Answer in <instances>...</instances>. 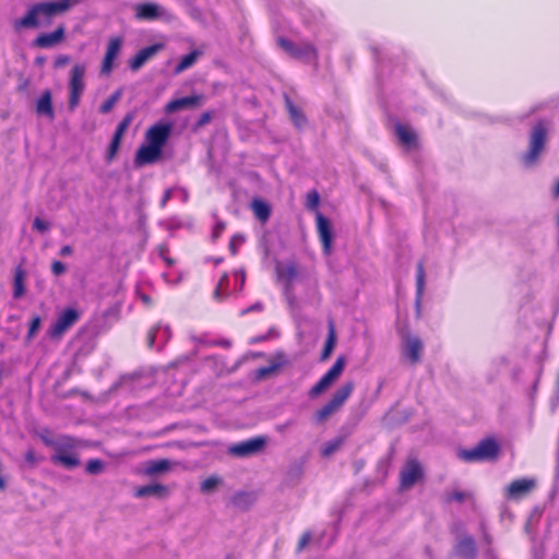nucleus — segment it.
<instances>
[{
    "label": "nucleus",
    "mask_w": 559,
    "mask_h": 559,
    "mask_svg": "<svg viewBox=\"0 0 559 559\" xmlns=\"http://www.w3.org/2000/svg\"><path fill=\"white\" fill-rule=\"evenodd\" d=\"M81 1L52 0L35 3L26 11L24 16L14 21V29L48 27L56 16L67 13Z\"/></svg>",
    "instance_id": "nucleus-1"
},
{
    "label": "nucleus",
    "mask_w": 559,
    "mask_h": 559,
    "mask_svg": "<svg viewBox=\"0 0 559 559\" xmlns=\"http://www.w3.org/2000/svg\"><path fill=\"white\" fill-rule=\"evenodd\" d=\"M171 134L169 122H158L151 126L144 134V143L135 152L133 164L143 167L157 163L163 156V148Z\"/></svg>",
    "instance_id": "nucleus-2"
},
{
    "label": "nucleus",
    "mask_w": 559,
    "mask_h": 559,
    "mask_svg": "<svg viewBox=\"0 0 559 559\" xmlns=\"http://www.w3.org/2000/svg\"><path fill=\"white\" fill-rule=\"evenodd\" d=\"M500 445L492 437L480 440L473 449H462L457 455L464 462L495 461L499 456Z\"/></svg>",
    "instance_id": "nucleus-3"
},
{
    "label": "nucleus",
    "mask_w": 559,
    "mask_h": 559,
    "mask_svg": "<svg viewBox=\"0 0 559 559\" xmlns=\"http://www.w3.org/2000/svg\"><path fill=\"white\" fill-rule=\"evenodd\" d=\"M354 388L355 384L353 381H348L338 388L333 393L332 397L314 413L316 423L323 424L333 414L338 412L352 395Z\"/></svg>",
    "instance_id": "nucleus-4"
},
{
    "label": "nucleus",
    "mask_w": 559,
    "mask_h": 559,
    "mask_svg": "<svg viewBox=\"0 0 559 559\" xmlns=\"http://www.w3.org/2000/svg\"><path fill=\"white\" fill-rule=\"evenodd\" d=\"M81 316V311L76 308L66 307L58 312L55 322L49 325L47 330L48 337L52 341H60L80 321Z\"/></svg>",
    "instance_id": "nucleus-5"
},
{
    "label": "nucleus",
    "mask_w": 559,
    "mask_h": 559,
    "mask_svg": "<svg viewBox=\"0 0 559 559\" xmlns=\"http://www.w3.org/2000/svg\"><path fill=\"white\" fill-rule=\"evenodd\" d=\"M547 141V126L544 121H538L534 124L531 136L530 145L523 159L525 164L533 165L544 151Z\"/></svg>",
    "instance_id": "nucleus-6"
},
{
    "label": "nucleus",
    "mask_w": 559,
    "mask_h": 559,
    "mask_svg": "<svg viewBox=\"0 0 559 559\" xmlns=\"http://www.w3.org/2000/svg\"><path fill=\"white\" fill-rule=\"evenodd\" d=\"M345 357L340 356L333 366L319 379V381L309 390L311 399L318 397L326 389H329L342 374L345 368Z\"/></svg>",
    "instance_id": "nucleus-7"
},
{
    "label": "nucleus",
    "mask_w": 559,
    "mask_h": 559,
    "mask_svg": "<svg viewBox=\"0 0 559 559\" xmlns=\"http://www.w3.org/2000/svg\"><path fill=\"white\" fill-rule=\"evenodd\" d=\"M277 45L295 59L317 60L318 58L316 47L308 41L295 44L285 37H280L277 39Z\"/></svg>",
    "instance_id": "nucleus-8"
},
{
    "label": "nucleus",
    "mask_w": 559,
    "mask_h": 559,
    "mask_svg": "<svg viewBox=\"0 0 559 559\" xmlns=\"http://www.w3.org/2000/svg\"><path fill=\"white\" fill-rule=\"evenodd\" d=\"M85 66L76 63L73 66L71 70V76H70V94H69V102L68 106L70 110H74L79 104L81 95L83 94V91L85 88L84 83V75H85Z\"/></svg>",
    "instance_id": "nucleus-9"
},
{
    "label": "nucleus",
    "mask_w": 559,
    "mask_h": 559,
    "mask_svg": "<svg viewBox=\"0 0 559 559\" xmlns=\"http://www.w3.org/2000/svg\"><path fill=\"white\" fill-rule=\"evenodd\" d=\"M423 478L424 468L419 461L415 457L407 459L406 463L400 471V489H409Z\"/></svg>",
    "instance_id": "nucleus-10"
},
{
    "label": "nucleus",
    "mask_w": 559,
    "mask_h": 559,
    "mask_svg": "<svg viewBox=\"0 0 559 559\" xmlns=\"http://www.w3.org/2000/svg\"><path fill=\"white\" fill-rule=\"evenodd\" d=\"M537 486L535 478H518L506 488L504 496L509 500H521L528 496Z\"/></svg>",
    "instance_id": "nucleus-11"
},
{
    "label": "nucleus",
    "mask_w": 559,
    "mask_h": 559,
    "mask_svg": "<svg viewBox=\"0 0 559 559\" xmlns=\"http://www.w3.org/2000/svg\"><path fill=\"white\" fill-rule=\"evenodd\" d=\"M266 440L264 437H254L251 439L243 440L238 443H234L229 447L228 453L238 456V457H245L252 454H255L263 450L265 447Z\"/></svg>",
    "instance_id": "nucleus-12"
},
{
    "label": "nucleus",
    "mask_w": 559,
    "mask_h": 559,
    "mask_svg": "<svg viewBox=\"0 0 559 559\" xmlns=\"http://www.w3.org/2000/svg\"><path fill=\"white\" fill-rule=\"evenodd\" d=\"M316 226L323 252L330 254L333 241V230L331 222L321 212L316 213Z\"/></svg>",
    "instance_id": "nucleus-13"
},
{
    "label": "nucleus",
    "mask_w": 559,
    "mask_h": 559,
    "mask_svg": "<svg viewBox=\"0 0 559 559\" xmlns=\"http://www.w3.org/2000/svg\"><path fill=\"white\" fill-rule=\"evenodd\" d=\"M66 38V25L59 24L51 33H40L34 40L33 46L41 49L52 48L61 44Z\"/></svg>",
    "instance_id": "nucleus-14"
},
{
    "label": "nucleus",
    "mask_w": 559,
    "mask_h": 559,
    "mask_svg": "<svg viewBox=\"0 0 559 559\" xmlns=\"http://www.w3.org/2000/svg\"><path fill=\"white\" fill-rule=\"evenodd\" d=\"M122 47V39L120 37H111L108 40L105 56L102 61L100 73L109 75L112 72L115 60L119 56Z\"/></svg>",
    "instance_id": "nucleus-15"
},
{
    "label": "nucleus",
    "mask_w": 559,
    "mask_h": 559,
    "mask_svg": "<svg viewBox=\"0 0 559 559\" xmlns=\"http://www.w3.org/2000/svg\"><path fill=\"white\" fill-rule=\"evenodd\" d=\"M203 94H192L190 96L175 98L166 104L165 111L167 114H173L187 108H198L203 104Z\"/></svg>",
    "instance_id": "nucleus-16"
},
{
    "label": "nucleus",
    "mask_w": 559,
    "mask_h": 559,
    "mask_svg": "<svg viewBox=\"0 0 559 559\" xmlns=\"http://www.w3.org/2000/svg\"><path fill=\"white\" fill-rule=\"evenodd\" d=\"M275 274L277 281L284 283L287 289H290L294 281L298 276V264L295 261L288 263L276 262Z\"/></svg>",
    "instance_id": "nucleus-17"
},
{
    "label": "nucleus",
    "mask_w": 559,
    "mask_h": 559,
    "mask_svg": "<svg viewBox=\"0 0 559 559\" xmlns=\"http://www.w3.org/2000/svg\"><path fill=\"white\" fill-rule=\"evenodd\" d=\"M163 14L164 10L154 2H141L134 5V16L139 21H155Z\"/></svg>",
    "instance_id": "nucleus-18"
},
{
    "label": "nucleus",
    "mask_w": 559,
    "mask_h": 559,
    "mask_svg": "<svg viewBox=\"0 0 559 559\" xmlns=\"http://www.w3.org/2000/svg\"><path fill=\"white\" fill-rule=\"evenodd\" d=\"M164 48L163 44H154L139 50L131 59H129V68L131 71H138L143 64L153 58Z\"/></svg>",
    "instance_id": "nucleus-19"
},
{
    "label": "nucleus",
    "mask_w": 559,
    "mask_h": 559,
    "mask_svg": "<svg viewBox=\"0 0 559 559\" xmlns=\"http://www.w3.org/2000/svg\"><path fill=\"white\" fill-rule=\"evenodd\" d=\"M404 355L411 360L412 364H417L420 360L423 350V342L417 336L407 335L404 340Z\"/></svg>",
    "instance_id": "nucleus-20"
},
{
    "label": "nucleus",
    "mask_w": 559,
    "mask_h": 559,
    "mask_svg": "<svg viewBox=\"0 0 559 559\" xmlns=\"http://www.w3.org/2000/svg\"><path fill=\"white\" fill-rule=\"evenodd\" d=\"M36 112L39 116H46L49 120L55 119L52 106V94L50 90H45L36 102Z\"/></svg>",
    "instance_id": "nucleus-21"
},
{
    "label": "nucleus",
    "mask_w": 559,
    "mask_h": 559,
    "mask_svg": "<svg viewBox=\"0 0 559 559\" xmlns=\"http://www.w3.org/2000/svg\"><path fill=\"white\" fill-rule=\"evenodd\" d=\"M284 103L285 108L294 126L298 129L304 128L307 123V118L302 110L294 104V102L287 94L284 95Z\"/></svg>",
    "instance_id": "nucleus-22"
},
{
    "label": "nucleus",
    "mask_w": 559,
    "mask_h": 559,
    "mask_svg": "<svg viewBox=\"0 0 559 559\" xmlns=\"http://www.w3.org/2000/svg\"><path fill=\"white\" fill-rule=\"evenodd\" d=\"M254 217L261 223L265 224L271 216V206L267 202L261 199H254L250 205Z\"/></svg>",
    "instance_id": "nucleus-23"
},
{
    "label": "nucleus",
    "mask_w": 559,
    "mask_h": 559,
    "mask_svg": "<svg viewBox=\"0 0 559 559\" xmlns=\"http://www.w3.org/2000/svg\"><path fill=\"white\" fill-rule=\"evenodd\" d=\"M395 133L402 145L411 147L416 144L417 135L409 127L397 123L395 126Z\"/></svg>",
    "instance_id": "nucleus-24"
},
{
    "label": "nucleus",
    "mask_w": 559,
    "mask_h": 559,
    "mask_svg": "<svg viewBox=\"0 0 559 559\" xmlns=\"http://www.w3.org/2000/svg\"><path fill=\"white\" fill-rule=\"evenodd\" d=\"M134 495L138 498L148 496L166 497L168 495V489L162 484H152L136 488Z\"/></svg>",
    "instance_id": "nucleus-25"
},
{
    "label": "nucleus",
    "mask_w": 559,
    "mask_h": 559,
    "mask_svg": "<svg viewBox=\"0 0 559 559\" xmlns=\"http://www.w3.org/2000/svg\"><path fill=\"white\" fill-rule=\"evenodd\" d=\"M79 444V441L70 436H62L57 440V443L55 444V454H69V453H75L74 450L76 449Z\"/></svg>",
    "instance_id": "nucleus-26"
},
{
    "label": "nucleus",
    "mask_w": 559,
    "mask_h": 559,
    "mask_svg": "<svg viewBox=\"0 0 559 559\" xmlns=\"http://www.w3.org/2000/svg\"><path fill=\"white\" fill-rule=\"evenodd\" d=\"M456 549L461 556L468 559H474L476 557V544L472 536H464L461 538L457 543Z\"/></svg>",
    "instance_id": "nucleus-27"
},
{
    "label": "nucleus",
    "mask_w": 559,
    "mask_h": 559,
    "mask_svg": "<svg viewBox=\"0 0 559 559\" xmlns=\"http://www.w3.org/2000/svg\"><path fill=\"white\" fill-rule=\"evenodd\" d=\"M51 462L55 464H60L68 469H73L80 465V459L76 453L69 454H53L51 456Z\"/></svg>",
    "instance_id": "nucleus-28"
},
{
    "label": "nucleus",
    "mask_w": 559,
    "mask_h": 559,
    "mask_svg": "<svg viewBox=\"0 0 559 559\" xmlns=\"http://www.w3.org/2000/svg\"><path fill=\"white\" fill-rule=\"evenodd\" d=\"M228 285H229V276L226 272H224L213 292V297L217 301H223L228 297Z\"/></svg>",
    "instance_id": "nucleus-29"
},
{
    "label": "nucleus",
    "mask_w": 559,
    "mask_h": 559,
    "mask_svg": "<svg viewBox=\"0 0 559 559\" xmlns=\"http://www.w3.org/2000/svg\"><path fill=\"white\" fill-rule=\"evenodd\" d=\"M25 272L21 266H17L14 272V281H13V296L14 298H21L25 294Z\"/></svg>",
    "instance_id": "nucleus-30"
},
{
    "label": "nucleus",
    "mask_w": 559,
    "mask_h": 559,
    "mask_svg": "<svg viewBox=\"0 0 559 559\" xmlns=\"http://www.w3.org/2000/svg\"><path fill=\"white\" fill-rule=\"evenodd\" d=\"M230 502L238 509L247 510L253 503V498L248 492L239 491L231 497Z\"/></svg>",
    "instance_id": "nucleus-31"
},
{
    "label": "nucleus",
    "mask_w": 559,
    "mask_h": 559,
    "mask_svg": "<svg viewBox=\"0 0 559 559\" xmlns=\"http://www.w3.org/2000/svg\"><path fill=\"white\" fill-rule=\"evenodd\" d=\"M199 56H200V52L198 50H193V51L185 55L180 59L178 64L176 66L175 73L179 74V73L183 72L185 70L189 69L190 67H192L195 63Z\"/></svg>",
    "instance_id": "nucleus-32"
},
{
    "label": "nucleus",
    "mask_w": 559,
    "mask_h": 559,
    "mask_svg": "<svg viewBox=\"0 0 559 559\" xmlns=\"http://www.w3.org/2000/svg\"><path fill=\"white\" fill-rule=\"evenodd\" d=\"M169 467H170L169 461L166 459H162V460L148 462L145 472L147 475H155V474L168 471Z\"/></svg>",
    "instance_id": "nucleus-33"
},
{
    "label": "nucleus",
    "mask_w": 559,
    "mask_h": 559,
    "mask_svg": "<svg viewBox=\"0 0 559 559\" xmlns=\"http://www.w3.org/2000/svg\"><path fill=\"white\" fill-rule=\"evenodd\" d=\"M135 115L133 111H129L124 115L122 120L118 123L114 135L123 138L124 133L127 132L128 128L130 127L131 122L133 121Z\"/></svg>",
    "instance_id": "nucleus-34"
},
{
    "label": "nucleus",
    "mask_w": 559,
    "mask_h": 559,
    "mask_svg": "<svg viewBox=\"0 0 559 559\" xmlns=\"http://www.w3.org/2000/svg\"><path fill=\"white\" fill-rule=\"evenodd\" d=\"M343 443H344V438H342V437L335 438V439L326 442L321 450L322 456L329 457L334 452H336L343 445Z\"/></svg>",
    "instance_id": "nucleus-35"
},
{
    "label": "nucleus",
    "mask_w": 559,
    "mask_h": 559,
    "mask_svg": "<svg viewBox=\"0 0 559 559\" xmlns=\"http://www.w3.org/2000/svg\"><path fill=\"white\" fill-rule=\"evenodd\" d=\"M335 343H336L335 333H334L333 328H331L328 338L325 341L324 347L321 353V360H326L331 356V354L335 347Z\"/></svg>",
    "instance_id": "nucleus-36"
},
{
    "label": "nucleus",
    "mask_w": 559,
    "mask_h": 559,
    "mask_svg": "<svg viewBox=\"0 0 559 559\" xmlns=\"http://www.w3.org/2000/svg\"><path fill=\"white\" fill-rule=\"evenodd\" d=\"M121 97V90L114 92L99 107L102 114H108L112 110L117 102Z\"/></svg>",
    "instance_id": "nucleus-37"
},
{
    "label": "nucleus",
    "mask_w": 559,
    "mask_h": 559,
    "mask_svg": "<svg viewBox=\"0 0 559 559\" xmlns=\"http://www.w3.org/2000/svg\"><path fill=\"white\" fill-rule=\"evenodd\" d=\"M121 141V138L112 135V139L106 153V160L108 163H111L116 158L118 151L120 148Z\"/></svg>",
    "instance_id": "nucleus-38"
},
{
    "label": "nucleus",
    "mask_w": 559,
    "mask_h": 559,
    "mask_svg": "<svg viewBox=\"0 0 559 559\" xmlns=\"http://www.w3.org/2000/svg\"><path fill=\"white\" fill-rule=\"evenodd\" d=\"M284 364V361H272L269 366L261 367L257 370V377L263 379L270 374L275 373Z\"/></svg>",
    "instance_id": "nucleus-39"
},
{
    "label": "nucleus",
    "mask_w": 559,
    "mask_h": 559,
    "mask_svg": "<svg viewBox=\"0 0 559 559\" xmlns=\"http://www.w3.org/2000/svg\"><path fill=\"white\" fill-rule=\"evenodd\" d=\"M425 286V270L423 262L417 264V274H416V290L418 298L421 296Z\"/></svg>",
    "instance_id": "nucleus-40"
},
{
    "label": "nucleus",
    "mask_w": 559,
    "mask_h": 559,
    "mask_svg": "<svg viewBox=\"0 0 559 559\" xmlns=\"http://www.w3.org/2000/svg\"><path fill=\"white\" fill-rule=\"evenodd\" d=\"M24 461L27 467L33 468L43 461V457L37 455L34 449L29 448L24 454Z\"/></svg>",
    "instance_id": "nucleus-41"
},
{
    "label": "nucleus",
    "mask_w": 559,
    "mask_h": 559,
    "mask_svg": "<svg viewBox=\"0 0 559 559\" xmlns=\"http://www.w3.org/2000/svg\"><path fill=\"white\" fill-rule=\"evenodd\" d=\"M214 117L213 110L204 111L193 124V130L198 131L204 126L209 124Z\"/></svg>",
    "instance_id": "nucleus-42"
},
{
    "label": "nucleus",
    "mask_w": 559,
    "mask_h": 559,
    "mask_svg": "<svg viewBox=\"0 0 559 559\" xmlns=\"http://www.w3.org/2000/svg\"><path fill=\"white\" fill-rule=\"evenodd\" d=\"M85 469L92 475L99 474L104 469V462L99 459H92L86 463Z\"/></svg>",
    "instance_id": "nucleus-43"
},
{
    "label": "nucleus",
    "mask_w": 559,
    "mask_h": 559,
    "mask_svg": "<svg viewBox=\"0 0 559 559\" xmlns=\"http://www.w3.org/2000/svg\"><path fill=\"white\" fill-rule=\"evenodd\" d=\"M226 229V223L219 218H217L215 225L213 226L211 233V239L213 242H216L223 235Z\"/></svg>",
    "instance_id": "nucleus-44"
},
{
    "label": "nucleus",
    "mask_w": 559,
    "mask_h": 559,
    "mask_svg": "<svg viewBox=\"0 0 559 559\" xmlns=\"http://www.w3.org/2000/svg\"><path fill=\"white\" fill-rule=\"evenodd\" d=\"M320 204V195L317 190H312L307 194L306 206L313 211L317 210Z\"/></svg>",
    "instance_id": "nucleus-45"
},
{
    "label": "nucleus",
    "mask_w": 559,
    "mask_h": 559,
    "mask_svg": "<svg viewBox=\"0 0 559 559\" xmlns=\"http://www.w3.org/2000/svg\"><path fill=\"white\" fill-rule=\"evenodd\" d=\"M169 247L165 243H162L158 246V254L159 257L163 259V261L167 264V266H173L175 264V259H173L170 255H169Z\"/></svg>",
    "instance_id": "nucleus-46"
},
{
    "label": "nucleus",
    "mask_w": 559,
    "mask_h": 559,
    "mask_svg": "<svg viewBox=\"0 0 559 559\" xmlns=\"http://www.w3.org/2000/svg\"><path fill=\"white\" fill-rule=\"evenodd\" d=\"M40 325H41V318L38 314L33 316V318L29 322L28 332H27L28 340H31L35 336V334L40 329Z\"/></svg>",
    "instance_id": "nucleus-47"
},
{
    "label": "nucleus",
    "mask_w": 559,
    "mask_h": 559,
    "mask_svg": "<svg viewBox=\"0 0 559 559\" xmlns=\"http://www.w3.org/2000/svg\"><path fill=\"white\" fill-rule=\"evenodd\" d=\"M467 498V493L465 491H462V490H453L451 492H448L447 496H445V501L447 502H463L465 501Z\"/></svg>",
    "instance_id": "nucleus-48"
},
{
    "label": "nucleus",
    "mask_w": 559,
    "mask_h": 559,
    "mask_svg": "<svg viewBox=\"0 0 559 559\" xmlns=\"http://www.w3.org/2000/svg\"><path fill=\"white\" fill-rule=\"evenodd\" d=\"M221 479L216 476H211V477H207L206 479H204L201 484V490L203 492H209L211 490H213L218 484H219Z\"/></svg>",
    "instance_id": "nucleus-49"
},
{
    "label": "nucleus",
    "mask_w": 559,
    "mask_h": 559,
    "mask_svg": "<svg viewBox=\"0 0 559 559\" xmlns=\"http://www.w3.org/2000/svg\"><path fill=\"white\" fill-rule=\"evenodd\" d=\"M67 267L63 262L61 261H53L51 263V272L53 275L59 276L66 273Z\"/></svg>",
    "instance_id": "nucleus-50"
},
{
    "label": "nucleus",
    "mask_w": 559,
    "mask_h": 559,
    "mask_svg": "<svg viewBox=\"0 0 559 559\" xmlns=\"http://www.w3.org/2000/svg\"><path fill=\"white\" fill-rule=\"evenodd\" d=\"M243 240H245L243 237L238 236V235H234L230 238L228 248H229V251H230L231 255H236L237 254V241L239 243H241V242H243Z\"/></svg>",
    "instance_id": "nucleus-51"
},
{
    "label": "nucleus",
    "mask_w": 559,
    "mask_h": 559,
    "mask_svg": "<svg viewBox=\"0 0 559 559\" xmlns=\"http://www.w3.org/2000/svg\"><path fill=\"white\" fill-rule=\"evenodd\" d=\"M33 227L35 229H37L38 231L44 233V231H47L49 229L50 225H49L48 222H46V221H44V219H41L39 217H36L34 219V222H33Z\"/></svg>",
    "instance_id": "nucleus-52"
},
{
    "label": "nucleus",
    "mask_w": 559,
    "mask_h": 559,
    "mask_svg": "<svg viewBox=\"0 0 559 559\" xmlns=\"http://www.w3.org/2000/svg\"><path fill=\"white\" fill-rule=\"evenodd\" d=\"M70 62V57L68 55H58L55 58L53 66L55 68H63Z\"/></svg>",
    "instance_id": "nucleus-53"
},
{
    "label": "nucleus",
    "mask_w": 559,
    "mask_h": 559,
    "mask_svg": "<svg viewBox=\"0 0 559 559\" xmlns=\"http://www.w3.org/2000/svg\"><path fill=\"white\" fill-rule=\"evenodd\" d=\"M310 539H311V533L305 532L299 539L298 549L301 550L302 548H305L309 544Z\"/></svg>",
    "instance_id": "nucleus-54"
},
{
    "label": "nucleus",
    "mask_w": 559,
    "mask_h": 559,
    "mask_svg": "<svg viewBox=\"0 0 559 559\" xmlns=\"http://www.w3.org/2000/svg\"><path fill=\"white\" fill-rule=\"evenodd\" d=\"M171 198V190L170 189H167L165 192H164V195L160 200V207L164 209L167 204V202L170 200Z\"/></svg>",
    "instance_id": "nucleus-55"
},
{
    "label": "nucleus",
    "mask_w": 559,
    "mask_h": 559,
    "mask_svg": "<svg viewBox=\"0 0 559 559\" xmlns=\"http://www.w3.org/2000/svg\"><path fill=\"white\" fill-rule=\"evenodd\" d=\"M72 252H73L72 247H71V246H69V245H66V246H63V247L60 249V252H59V253H60V255H62V257H67V255L72 254Z\"/></svg>",
    "instance_id": "nucleus-56"
},
{
    "label": "nucleus",
    "mask_w": 559,
    "mask_h": 559,
    "mask_svg": "<svg viewBox=\"0 0 559 559\" xmlns=\"http://www.w3.org/2000/svg\"><path fill=\"white\" fill-rule=\"evenodd\" d=\"M41 440L48 447H53L55 448V444L57 443V441H55V440H52L50 438H47L45 436H41Z\"/></svg>",
    "instance_id": "nucleus-57"
},
{
    "label": "nucleus",
    "mask_w": 559,
    "mask_h": 559,
    "mask_svg": "<svg viewBox=\"0 0 559 559\" xmlns=\"http://www.w3.org/2000/svg\"><path fill=\"white\" fill-rule=\"evenodd\" d=\"M552 197L556 199L557 198L559 199V180L557 181L556 186L554 187Z\"/></svg>",
    "instance_id": "nucleus-58"
},
{
    "label": "nucleus",
    "mask_w": 559,
    "mask_h": 559,
    "mask_svg": "<svg viewBox=\"0 0 559 559\" xmlns=\"http://www.w3.org/2000/svg\"><path fill=\"white\" fill-rule=\"evenodd\" d=\"M154 343H155V333L151 332L148 334V346L153 347Z\"/></svg>",
    "instance_id": "nucleus-59"
},
{
    "label": "nucleus",
    "mask_w": 559,
    "mask_h": 559,
    "mask_svg": "<svg viewBox=\"0 0 559 559\" xmlns=\"http://www.w3.org/2000/svg\"><path fill=\"white\" fill-rule=\"evenodd\" d=\"M212 261L214 262L215 265H218L219 263H222L224 261V258L223 257L213 258Z\"/></svg>",
    "instance_id": "nucleus-60"
},
{
    "label": "nucleus",
    "mask_w": 559,
    "mask_h": 559,
    "mask_svg": "<svg viewBox=\"0 0 559 559\" xmlns=\"http://www.w3.org/2000/svg\"><path fill=\"white\" fill-rule=\"evenodd\" d=\"M35 62H36V64H39V66H40V64H43V63L45 62V58H44V57H37V58L35 59Z\"/></svg>",
    "instance_id": "nucleus-61"
},
{
    "label": "nucleus",
    "mask_w": 559,
    "mask_h": 559,
    "mask_svg": "<svg viewBox=\"0 0 559 559\" xmlns=\"http://www.w3.org/2000/svg\"><path fill=\"white\" fill-rule=\"evenodd\" d=\"M245 280H246V275H245V273H243V272H241V273H240V280H239V283H240V285H241V286H243V284H245Z\"/></svg>",
    "instance_id": "nucleus-62"
},
{
    "label": "nucleus",
    "mask_w": 559,
    "mask_h": 559,
    "mask_svg": "<svg viewBox=\"0 0 559 559\" xmlns=\"http://www.w3.org/2000/svg\"><path fill=\"white\" fill-rule=\"evenodd\" d=\"M142 300L145 302V304H151V298L146 295H143L142 296Z\"/></svg>",
    "instance_id": "nucleus-63"
},
{
    "label": "nucleus",
    "mask_w": 559,
    "mask_h": 559,
    "mask_svg": "<svg viewBox=\"0 0 559 559\" xmlns=\"http://www.w3.org/2000/svg\"><path fill=\"white\" fill-rule=\"evenodd\" d=\"M257 309L261 310V309H262V306L257 304V305L252 306L248 311H250V310H257Z\"/></svg>",
    "instance_id": "nucleus-64"
}]
</instances>
